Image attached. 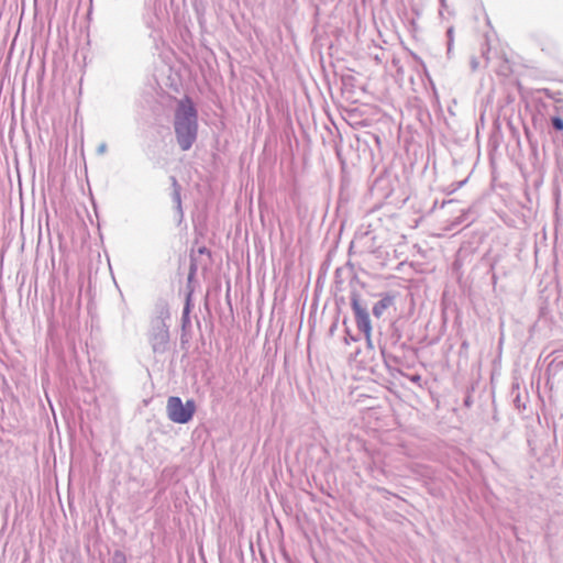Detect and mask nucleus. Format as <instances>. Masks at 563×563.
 Returning a JSON list of instances; mask_svg holds the SVG:
<instances>
[{"label": "nucleus", "instance_id": "obj_1", "mask_svg": "<svg viewBox=\"0 0 563 563\" xmlns=\"http://www.w3.org/2000/svg\"><path fill=\"white\" fill-rule=\"evenodd\" d=\"M174 130L180 148L183 151L190 150L197 139L198 114L189 97H185L177 102Z\"/></svg>", "mask_w": 563, "mask_h": 563}, {"label": "nucleus", "instance_id": "obj_2", "mask_svg": "<svg viewBox=\"0 0 563 563\" xmlns=\"http://www.w3.org/2000/svg\"><path fill=\"white\" fill-rule=\"evenodd\" d=\"M196 411V405L192 399L183 402L178 396L167 398V417L177 423H187Z\"/></svg>", "mask_w": 563, "mask_h": 563}, {"label": "nucleus", "instance_id": "obj_3", "mask_svg": "<svg viewBox=\"0 0 563 563\" xmlns=\"http://www.w3.org/2000/svg\"><path fill=\"white\" fill-rule=\"evenodd\" d=\"M352 308L355 312L357 329L363 332L366 339H369L372 334V322L367 310L361 306L357 298L352 299Z\"/></svg>", "mask_w": 563, "mask_h": 563}, {"label": "nucleus", "instance_id": "obj_4", "mask_svg": "<svg viewBox=\"0 0 563 563\" xmlns=\"http://www.w3.org/2000/svg\"><path fill=\"white\" fill-rule=\"evenodd\" d=\"M394 298L390 296H385L378 302H376L373 307V312L376 318H380L383 312L393 305Z\"/></svg>", "mask_w": 563, "mask_h": 563}, {"label": "nucleus", "instance_id": "obj_5", "mask_svg": "<svg viewBox=\"0 0 563 563\" xmlns=\"http://www.w3.org/2000/svg\"><path fill=\"white\" fill-rule=\"evenodd\" d=\"M112 563H126V559L122 552L117 551L112 556Z\"/></svg>", "mask_w": 563, "mask_h": 563}, {"label": "nucleus", "instance_id": "obj_6", "mask_svg": "<svg viewBox=\"0 0 563 563\" xmlns=\"http://www.w3.org/2000/svg\"><path fill=\"white\" fill-rule=\"evenodd\" d=\"M551 122L554 129L563 131V120L561 118L554 117L552 118Z\"/></svg>", "mask_w": 563, "mask_h": 563}, {"label": "nucleus", "instance_id": "obj_7", "mask_svg": "<svg viewBox=\"0 0 563 563\" xmlns=\"http://www.w3.org/2000/svg\"><path fill=\"white\" fill-rule=\"evenodd\" d=\"M195 269H196V266H195V264H192L191 267H190V275H189V277H191L194 275Z\"/></svg>", "mask_w": 563, "mask_h": 563}]
</instances>
